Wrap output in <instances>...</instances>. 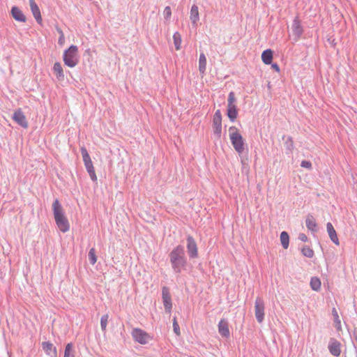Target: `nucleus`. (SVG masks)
<instances>
[{
  "instance_id": "f257e3e1",
  "label": "nucleus",
  "mask_w": 357,
  "mask_h": 357,
  "mask_svg": "<svg viewBox=\"0 0 357 357\" xmlns=\"http://www.w3.org/2000/svg\"><path fill=\"white\" fill-rule=\"evenodd\" d=\"M169 259L175 273H181L182 269H186L188 260L183 245H178L175 247L169 254Z\"/></svg>"
},
{
  "instance_id": "f03ea898",
  "label": "nucleus",
  "mask_w": 357,
  "mask_h": 357,
  "mask_svg": "<svg viewBox=\"0 0 357 357\" xmlns=\"http://www.w3.org/2000/svg\"><path fill=\"white\" fill-rule=\"evenodd\" d=\"M52 210L56 224L60 231L63 233L68 231L70 229V225L64 215L63 207L57 199L52 204Z\"/></svg>"
},
{
  "instance_id": "7ed1b4c3",
  "label": "nucleus",
  "mask_w": 357,
  "mask_h": 357,
  "mask_svg": "<svg viewBox=\"0 0 357 357\" xmlns=\"http://www.w3.org/2000/svg\"><path fill=\"white\" fill-rule=\"evenodd\" d=\"M63 60L65 65L73 68L79 63L78 48L76 45H72L63 53Z\"/></svg>"
},
{
  "instance_id": "20e7f679",
  "label": "nucleus",
  "mask_w": 357,
  "mask_h": 357,
  "mask_svg": "<svg viewBox=\"0 0 357 357\" xmlns=\"http://www.w3.org/2000/svg\"><path fill=\"white\" fill-rule=\"evenodd\" d=\"M80 151L82 155L84 166L90 176L91 179L93 182L97 181V176L95 172V169L87 149L84 146H82L80 149Z\"/></svg>"
},
{
  "instance_id": "39448f33",
  "label": "nucleus",
  "mask_w": 357,
  "mask_h": 357,
  "mask_svg": "<svg viewBox=\"0 0 357 357\" xmlns=\"http://www.w3.org/2000/svg\"><path fill=\"white\" fill-rule=\"evenodd\" d=\"M229 137L235 151L241 154L245 149V143L242 135L238 132H236L230 133Z\"/></svg>"
},
{
  "instance_id": "423d86ee",
  "label": "nucleus",
  "mask_w": 357,
  "mask_h": 357,
  "mask_svg": "<svg viewBox=\"0 0 357 357\" xmlns=\"http://www.w3.org/2000/svg\"><path fill=\"white\" fill-rule=\"evenodd\" d=\"M264 302L261 297H257L255 303V314L257 321L261 323L264 319Z\"/></svg>"
},
{
  "instance_id": "0eeeda50",
  "label": "nucleus",
  "mask_w": 357,
  "mask_h": 357,
  "mask_svg": "<svg viewBox=\"0 0 357 357\" xmlns=\"http://www.w3.org/2000/svg\"><path fill=\"white\" fill-rule=\"evenodd\" d=\"M187 241V252L188 254V256L190 259H195L198 257V248L197 245V243L195 240V238L190 236L188 235L186 238Z\"/></svg>"
},
{
  "instance_id": "6e6552de",
  "label": "nucleus",
  "mask_w": 357,
  "mask_h": 357,
  "mask_svg": "<svg viewBox=\"0 0 357 357\" xmlns=\"http://www.w3.org/2000/svg\"><path fill=\"white\" fill-rule=\"evenodd\" d=\"M132 336L135 341L139 342L141 344H145L148 342L150 339V335L144 331L135 328L132 331Z\"/></svg>"
},
{
  "instance_id": "1a4fd4ad",
  "label": "nucleus",
  "mask_w": 357,
  "mask_h": 357,
  "mask_svg": "<svg viewBox=\"0 0 357 357\" xmlns=\"http://www.w3.org/2000/svg\"><path fill=\"white\" fill-rule=\"evenodd\" d=\"M162 299L165 307V310L170 313L172 309V296L169 289L167 287H163L162 289Z\"/></svg>"
},
{
  "instance_id": "9d476101",
  "label": "nucleus",
  "mask_w": 357,
  "mask_h": 357,
  "mask_svg": "<svg viewBox=\"0 0 357 357\" xmlns=\"http://www.w3.org/2000/svg\"><path fill=\"white\" fill-rule=\"evenodd\" d=\"M12 119L23 128H27L29 127L26 116L22 111L21 108H19L14 112L12 116Z\"/></svg>"
},
{
  "instance_id": "9b49d317",
  "label": "nucleus",
  "mask_w": 357,
  "mask_h": 357,
  "mask_svg": "<svg viewBox=\"0 0 357 357\" xmlns=\"http://www.w3.org/2000/svg\"><path fill=\"white\" fill-rule=\"evenodd\" d=\"M291 29L294 40H298L303 33V28L301 26V20H299L298 16H296L294 18L291 26Z\"/></svg>"
},
{
  "instance_id": "f8f14e48",
  "label": "nucleus",
  "mask_w": 357,
  "mask_h": 357,
  "mask_svg": "<svg viewBox=\"0 0 357 357\" xmlns=\"http://www.w3.org/2000/svg\"><path fill=\"white\" fill-rule=\"evenodd\" d=\"M328 348L334 356H339L341 354V343L334 337L330 338Z\"/></svg>"
},
{
  "instance_id": "ddd939ff",
  "label": "nucleus",
  "mask_w": 357,
  "mask_h": 357,
  "mask_svg": "<svg viewBox=\"0 0 357 357\" xmlns=\"http://www.w3.org/2000/svg\"><path fill=\"white\" fill-rule=\"evenodd\" d=\"M218 332L222 337L228 338L230 336L228 321L222 319L218 324Z\"/></svg>"
},
{
  "instance_id": "4468645a",
  "label": "nucleus",
  "mask_w": 357,
  "mask_h": 357,
  "mask_svg": "<svg viewBox=\"0 0 357 357\" xmlns=\"http://www.w3.org/2000/svg\"><path fill=\"white\" fill-rule=\"evenodd\" d=\"M10 14L12 17L17 22H26V17L22 11L16 6L11 8Z\"/></svg>"
},
{
  "instance_id": "2eb2a0df",
  "label": "nucleus",
  "mask_w": 357,
  "mask_h": 357,
  "mask_svg": "<svg viewBox=\"0 0 357 357\" xmlns=\"http://www.w3.org/2000/svg\"><path fill=\"white\" fill-rule=\"evenodd\" d=\"M42 348L47 355L57 357L56 348L50 342H42Z\"/></svg>"
},
{
  "instance_id": "dca6fc26",
  "label": "nucleus",
  "mask_w": 357,
  "mask_h": 357,
  "mask_svg": "<svg viewBox=\"0 0 357 357\" xmlns=\"http://www.w3.org/2000/svg\"><path fill=\"white\" fill-rule=\"evenodd\" d=\"M29 3H30L31 12H32L33 15L34 16L36 22L38 24H41L42 17H41L40 11V9H39L38 5L36 4V3L35 2L34 0H29Z\"/></svg>"
},
{
  "instance_id": "f3484780",
  "label": "nucleus",
  "mask_w": 357,
  "mask_h": 357,
  "mask_svg": "<svg viewBox=\"0 0 357 357\" xmlns=\"http://www.w3.org/2000/svg\"><path fill=\"white\" fill-rule=\"evenodd\" d=\"M326 229L328 234V236L331 240L337 245H340V241L336 233L335 229H334L331 222H328L326 224Z\"/></svg>"
},
{
  "instance_id": "a211bd4d",
  "label": "nucleus",
  "mask_w": 357,
  "mask_h": 357,
  "mask_svg": "<svg viewBox=\"0 0 357 357\" xmlns=\"http://www.w3.org/2000/svg\"><path fill=\"white\" fill-rule=\"evenodd\" d=\"M238 108L236 105H227V115L229 120L234 122L238 116Z\"/></svg>"
},
{
  "instance_id": "6ab92c4d",
  "label": "nucleus",
  "mask_w": 357,
  "mask_h": 357,
  "mask_svg": "<svg viewBox=\"0 0 357 357\" xmlns=\"http://www.w3.org/2000/svg\"><path fill=\"white\" fill-rule=\"evenodd\" d=\"M307 228L312 231H317V225L312 215L308 214L305 220Z\"/></svg>"
},
{
  "instance_id": "aec40b11",
  "label": "nucleus",
  "mask_w": 357,
  "mask_h": 357,
  "mask_svg": "<svg viewBox=\"0 0 357 357\" xmlns=\"http://www.w3.org/2000/svg\"><path fill=\"white\" fill-rule=\"evenodd\" d=\"M273 52L271 49L264 50L261 54V59L263 62L266 65L271 64L273 61Z\"/></svg>"
},
{
  "instance_id": "412c9836",
  "label": "nucleus",
  "mask_w": 357,
  "mask_h": 357,
  "mask_svg": "<svg viewBox=\"0 0 357 357\" xmlns=\"http://www.w3.org/2000/svg\"><path fill=\"white\" fill-rule=\"evenodd\" d=\"M206 68V58L204 53H201L199 60V70L202 76L205 74Z\"/></svg>"
},
{
  "instance_id": "4be33fe9",
  "label": "nucleus",
  "mask_w": 357,
  "mask_h": 357,
  "mask_svg": "<svg viewBox=\"0 0 357 357\" xmlns=\"http://www.w3.org/2000/svg\"><path fill=\"white\" fill-rule=\"evenodd\" d=\"M54 73L56 74L59 80H62L64 78L63 70L59 62H56L53 66Z\"/></svg>"
},
{
  "instance_id": "5701e85b",
  "label": "nucleus",
  "mask_w": 357,
  "mask_h": 357,
  "mask_svg": "<svg viewBox=\"0 0 357 357\" xmlns=\"http://www.w3.org/2000/svg\"><path fill=\"white\" fill-rule=\"evenodd\" d=\"M190 20L193 24H196L199 21V10L198 7L196 5H192L190 10Z\"/></svg>"
},
{
  "instance_id": "b1692460",
  "label": "nucleus",
  "mask_w": 357,
  "mask_h": 357,
  "mask_svg": "<svg viewBox=\"0 0 357 357\" xmlns=\"http://www.w3.org/2000/svg\"><path fill=\"white\" fill-rule=\"evenodd\" d=\"M222 126V114L220 109H218L213 119V126Z\"/></svg>"
},
{
  "instance_id": "393cba45",
  "label": "nucleus",
  "mask_w": 357,
  "mask_h": 357,
  "mask_svg": "<svg viewBox=\"0 0 357 357\" xmlns=\"http://www.w3.org/2000/svg\"><path fill=\"white\" fill-rule=\"evenodd\" d=\"M280 241L284 249L288 248L289 243V236L287 231H282L280 234Z\"/></svg>"
},
{
  "instance_id": "a878e982",
  "label": "nucleus",
  "mask_w": 357,
  "mask_h": 357,
  "mask_svg": "<svg viewBox=\"0 0 357 357\" xmlns=\"http://www.w3.org/2000/svg\"><path fill=\"white\" fill-rule=\"evenodd\" d=\"M310 287L314 291H319L321 288V281L317 277H312L310 280Z\"/></svg>"
},
{
  "instance_id": "bb28decb",
  "label": "nucleus",
  "mask_w": 357,
  "mask_h": 357,
  "mask_svg": "<svg viewBox=\"0 0 357 357\" xmlns=\"http://www.w3.org/2000/svg\"><path fill=\"white\" fill-rule=\"evenodd\" d=\"M174 44L176 50H179L181 49V36L178 32H175L173 36Z\"/></svg>"
},
{
  "instance_id": "cd10ccee",
  "label": "nucleus",
  "mask_w": 357,
  "mask_h": 357,
  "mask_svg": "<svg viewBox=\"0 0 357 357\" xmlns=\"http://www.w3.org/2000/svg\"><path fill=\"white\" fill-rule=\"evenodd\" d=\"M63 357H75L73 343L70 342L66 344Z\"/></svg>"
},
{
  "instance_id": "c85d7f7f",
  "label": "nucleus",
  "mask_w": 357,
  "mask_h": 357,
  "mask_svg": "<svg viewBox=\"0 0 357 357\" xmlns=\"http://www.w3.org/2000/svg\"><path fill=\"white\" fill-rule=\"evenodd\" d=\"M332 314L334 317L335 327L337 331L341 330L340 320L337 314V312L335 307L332 310Z\"/></svg>"
},
{
  "instance_id": "c756f323",
  "label": "nucleus",
  "mask_w": 357,
  "mask_h": 357,
  "mask_svg": "<svg viewBox=\"0 0 357 357\" xmlns=\"http://www.w3.org/2000/svg\"><path fill=\"white\" fill-rule=\"evenodd\" d=\"M302 254L308 258H312L314 256V251L309 246L305 245L301 249Z\"/></svg>"
},
{
  "instance_id": "7c9ffc66",
  "label": "nucleus",
  "mask_w": 357,
  "mask_h": 357,
  "mask_svg": "<svg viewBox=\"0 0 357 357\" xmlns=\"http://www.w3.org/2000/svg\"><path fill=\"white\" fill-rule=\"evenodd\" d=\"M88 257H89V260L90 261V263L92 265L95 264L96 262L97 261V257H96V250H95V248H92L90 249V250L89 252Z\"/></svg>"
},
{
  "instance_id": "2f4dec72",
  "label": "nucleus",
  "mask_w": 357,
  "mask_h": 357,
  "mask_svg": "<svg viewBox=\"0 0 357 357\" xmlns=\"http://www.w3.org/2000/svg\"><path fill=\"white\" fill-rule=\"evenodd\" d=\"M284 146L287 150H288L290 153L292 152L294 149V141L291 137L289 136L287 137V140L284 142Z\"/></svg>"
},
{
  "instance_id": "473e14b6",
  "label": "nucleus",
  "mask_w": 357,
  "mask_h": 357,
  "mask_svg": "<svg viewBox=\"0 0 357 357\" xmlns=\"http://www.w3.org/2000/svg\"><path fill=\"white\" fill-rule=\"evenodd\" d=\"M108 319H109V315L107 314L102 315L100 319V326H101V329L102 331H106Z\"/></svg>"
},
{
  "instance_id": "72a5a7b5",
  "label": "nucleus",
  "mask_w": 357,
  "mask_h": 357,
  "mask_svg": "<svg viewBox=\"0 0 357 357\" xmlns=\"http://www.w3.org/2000/svg\"><path fill=\"white\" fill-rule=\"evenodd\" d=\"M227 102H228L227 105H235V102H236V98L235 97V93L234 91H231L229 93Z\"/></svg>"
},
{
  "instance_id": "f704fd0d",
  "label": "nucleus",
  "mask_w": 357,
  "mask_h": 357,
  "mask_svg": "<svg viewBox=\"0 0 357 357\" xmlns=\"http://www.w3.org/2000/svg\"><path fill=\"white\" fill-rule=\"evenodd\" d=\"M172 15V10L169 6H166L164 10V17L166 20H169Z\"/></svg>"
},
{
  "instance_id": "c9c22d12",
  "label": "nucleus",
  "mask_w": 357,
  "mask_h": 357,
  "mask_svg": "<svg viewBox=\"0 0 357 357\" xmlns=\"http://www.w3.org/2000/svg\"><path fill=\"white\" fill-rule=\"evenodd\" d=\"M213 132L214 135L217 136L218 138H220L222 132V126H213Z\"/></svg>"
},
{
  "instance_id": "e433bc0d",
  "label": "nucleus",
  "mask_w": 357,
  "mask_h": 357,
  "mask_svg": "<svg viewBox=\"0 0 357 357\" xmlns=\"http://www.w3.org/2000/svg\"><path fill=\"white\" fill-rule=\"evenodd\" d=\"M301 166L304 168L311 169L312 163L310 161H308V160H303L301 162Z\"/></svg>"
},
{
  "instance_id": "4c0bfd02",
  "label": "nucleus",
  "mask_w": 357,
  "mask_h": 357,
  "mask_svg": "<svg viewBox=\"0 0 357 357\" xmlns=\"http://www.w3.org/2000/svg\"><path fill=\"white\" fill-rule=\"evenodd\" d=\"M173 330H174V332L175 333V334L176 335H181V332H180V328H179V325L178 324H173Z\"/></svg>"
},
{
  "instance_id": "58836bf2",
  "label": "nucleus",
  "mask_w": 357,
  "mask_h": 357,
  "mask_svg": "<svg viewBox=\"0 0 357 357\" xmlns=\"http://www.w3.org/2000/svg\"><path fill=\"white\" fill-rule=\"evenodd\" d=\"M298 239L301 241L306 242L307 241V236L305 234L301 233L298 235Z\"/></svg>"
},
{
  "instance_id": "ea45409f",
  "label": "nucleus",
  "mask_w": 357,
  "mask_h": 357,
  "mask_svg": "<svg viewBox=\"0 0 357 357\" xmlns=\"http://www.w3.org/2000/svg\"><path fill=\"white\" fill-rule=\"evenodd\" d=\"M65 43V37H64V34H61V36H59V40H58V43L59 45H63Z\"/></svg>"
},
{
  "instance_id": "a19ab883",
  "label": "nucleus",
  "mask_w": 357,
  "mask_h": 357,
  "mask_svg": "<svg viewBox=\"0 0 357 357\" xmlns=\"http://www.w3.org/2000/svg\"><path fill=\"white\" fill-rule=\"evenodd\" d=\"M352 337H353L354 340H355V342L356 343V346H357V330H356V328H355L354 330Z\"/></svg>"
},
{
  "instance_id": "79ce46f5",
  "label": "nucleus",
  "mask_w": 357,
  "mask_h": 357,
  "mask_svg": "<svg viewBox=\"0 0 357 357\" xmlns=\"http://www.w3.org/2000/svg\"><path fill=\"white\" fill-rule=\"evenodd\" d=\"M271 68L275 70L276 72L280 71V67L277 63H272Z\"/></svg>"
},
{
  "instance_id": "37998d69",
  "label": "nucleus",
  "mask_w": 357,
  "mask_h": 357,
  "mask_svg": "<svg viewBox=\"0 0 357 357\" xmlns=\"http://www.w3.org/2000/svg\"><path fill=\"white\" fill-rule=\"evenodd\" d=\"M229 134H230V133H232V132H238V130L235 126H231L229 128Z\"/></svg>"
},
{
  "instance_id": "c03bdc74",
  "label": "nucleus",
  "mask_w": 357,
  "mask_h": 357,
  "mask_svg": "<svg viewBox=\"0 0 357 357\" xmlns=\"http://www.w3.org/2000/svg\"><path fill=\"white\" fill-rule=\"evenodd\" d=\"M56 30H57V31H58V33H59L60 36L61 34H63V32L62 31V30L60 28L57 27Z\"/></svg>"
},
{
  "instance_id": "a18cd8bd",
  "label": "nucleus",
  "mask_w": 357,
  "mask_h": 357,
  "mask_svg": "<svg viewBox=\"0 0 357 357\" xmlns=\"http://www.w3.org/2000/svg\"><path fill=\"white\" fill-rule=\"evenodd\" d=\"M178 322H177V320H176V317H174L173 319V324H177Z\"/></svg>"
}]
</instances>
